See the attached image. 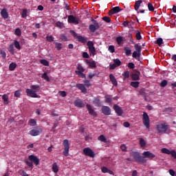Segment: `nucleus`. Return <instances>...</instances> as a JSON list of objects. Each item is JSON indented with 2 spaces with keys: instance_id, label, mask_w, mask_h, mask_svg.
<instances>
[{
  "instance_id": "obj_5",
  "label": "nucleus",
  "mask_w": 176,
  "mask_h": 176,
  "mask_svg": "<svg viewBox=\"0 0 176 176\" xmlns=\"http://www.w3.org/2000/svg\"><path fill=\"white\" fill-rule=\"evenodd\" d=\"M134 8L136 12H138V9H140V8L144 10H146V8H148V3L145 1L138 0L135 2Z\"/></svg>"
},
{
  "instance_id": "obj_53",
  "label": "nucleus",
  "mask_w": 176,
  "mask_h": 176,
  "mask_svg": "<svg viewBox=\"0 0 176 176\" xmlns=\"http://www.w3.org/2000/svg\"><path fill=\"white\" fill-rule=\"evenodd\" d=\"M89 52H91L93 56H96V47H92L91 48H89Z\"/></svg>"
},
{
  "instance_id": "obj_45",
  "label": "nucleus",
  "mask_w": 176,
  "mask_h": 176,
  "mask_svg": "<svg viewBox=\"0 0 176 176\" xmlns=\"http://www.w3.org/2000/svg\"><path fill=\"white\" fill-rule=\"evenodd\" d=\"M113 63L116 64L117 67H120L122 65V61H120L119 59L116 58L113 60Z\"/></svg>"
},
{
  "instance_id": "obj_26",
  "label": "nucleus",
  "mask_w": 176,
  "mask_h": 176,
  "mask_svg": "<svg viewBox=\"0 0 176 176\" xmlns=\"http://www.w3.org/2000/svg\"><path fill=\"white\" fill-rule=\"evenodd\" d=\"M52 171L55 173H57L58 171V165L56 162L52 164Z\"/></svg>"
},
{
  "instance_id": "obj_44",
  "label": "nucleus",
  "mask_w": 176,
  "mask_h": 176,
  "mask_svg": "<svg viewBox=\"0 0 176 176\" xmlns=\"http://www.w3.org/2000/svg\"><path fill=\"white\" fill-rule=\"evenodd\" d=\"M155 43L160 47L162 46V45H163V38H159L157 41H155Z\"/></svg>"
},
{
  "instance_id": "obj_3",
  "label": "nucleus",
  "mask_w": 176,
  "mask_h": 176,
  "mask_svg": "<svg viewBox=\"0 0 176 176\" xmlns=\"http://www.w3.org/2000/svg\"><path fill=\"white\" fill-rule=\"evenodd\" d=\"M30 160V161H29ZM29 160H25V163L31 168H34V164L38 166L39 164V158L34 155H29Z\"/></svg>"
},
{
  "instance_id": "obj_47",
  "label": "nucleus",
  "mask_w": 176,
  "mask_h": 176,
  "mask_svg": "<svg viewBox=\"0 0 176 176\" xmlns=\"http://www.w3.org/2000/svg\"><path fill=\"white\" fill-rule=\"evenodd\" d=\"M160 86L161 87H166L167 86V80H163L161 81Z\"/></svg>"
},
{
  "instance_id": "obj_33",
  "label": "nucleus",
  "mask_w": 176,
  "mask_h": 176,
  "mask_svg": "<svg viewBox=\"0 0 176 176\" xmlns=\"http://www.w3.org/2000/svg\"><path fill=\"white\" fill-rule=\"evenodd\" d=\"M8 51L10 52V53H11V54H14V44H11L9 46Z\"/></svg>"
},
{
  "instance_id": "obj_15",
  "label": "nucleus",
  "mask_w": 176,
  "mask_h": 176,
  "mask_svg": "<svg viewBox=\"0 0 176 176\" xmlns=\"http://www.w3.org/2000/svg\"><path fill=\"white\" fill-rule=\"evenodd\" d=\"M121 10H122L121 8H120L119 6L114 7L111 10H109V15L112 16V14L119 13V12H121Z\"/></svg>"
},
{
  "instance_id": "obj_4",
  "label": "nucleus",
  "mask_w": 176,
  "mask_h": 176,
  "mask_svg": "<svg viewBox=\"0 0 176 176\" xmlns=\"http://www.w3.org/2000/svg\"><path fill=\"white\" fill-rule=\"evenodd\" d=\"M131 155L133 158V160L136 162V163H146V160L144 159V157L141 155L137 151H133L131 153Z\"/></svg>"
},
{
  "instance_id": "obj_43",
  "label": "nucleus",
  "mask_w": 176,
  "mask_h": 176,
  "mask_svg": "<svg viewBox=\"0 0 176 176\" xmlns=\"http://www.w3.org/2000/svg\"><path fill=\"white\" fill-rule=\"evenodd\" d=\"M122 76H124V79H127L128 78H130V72L129 71H125L123 74Z\"/></svg>"
},
{
  "instance_id": "obj_19",
  "label": "nucleus",
  "mask_w": 176,
  "mask_h": 176,
  "mask_svg": "<svg viewBox=\"0 0 176 176\" xmlns=\"http://www.w3.org/2000/svg\"><path fill=\"white\" fill-rule=\"evenodd\" d=\"M140 75H141V72L136 71L134 72L131 76L133 80H140Z\"/></svg>"
},
{
  "instance_id": "obj_57",
  "label": "nucleus",
  "mask_w": 176,
  "mask_h": 176,
  "mask_svg": "<svg viewBox=\"0 0 176 176\" xmlns=\"http://www.w3.org/2000/svg\"><path fill=\"white\" fill-rule=\"evenodd\" d=\"M0 54L3 58V60H5V58H6V52L3 50H1L0 52Z\"/></svg>"
},
{
  "instance_id": "obj_63",
  "label": "nucleus",
  "mask_w": 176,
  "mask_h": 176,
  "mask_svg": "<svg viewBox=\"0 0 176 176\" xmlns=\"http://www.w3.org/2000/svg\"><path fill=\"white\" fill-rule=\"evenodd\" d=\"M59 94L61 97H67V92H65V91H59Z\"/></svg>"
},
{
  "instance_id": "obj_12",
  "label": "nucleus",
  "mask_w": 176,
  "mask_h": 176,
  "mask_svg": "<svg viewBox=\"0 0 176 176\" xmlns=\"http://www.w3.org/2000/svg\"><path fill=\"white\" fill-rule=\"evenodd\" d=\"M86 107L91 116H94V118H96V116H97V113L96 112V111H94V109L91 107V105L87 104Z\"/></svg>"
},
{
  "instance_id": "obj_62",
  "label": "nucleus",
  "mask_w": 176,
  "mask_h": 176,
  "mask_svg": "<svg viewBox=\"0 0 176 176\" xmlns=\"http://www.w3.org/2000/svg\"><path fill=\"white\" fill-rule=\"evenodd\" d=\"M60 39L61 41H63V42H67V41H68V38H67V36L65 35H61Z\"/></svg>"
},
{
  "instance_id": "obj_58",
  "label": "nucleus",
  "mask_w": 176,
  "mask_h": 176,
  "mask_svg": "<svg viewBox=\"0 0 176 176\" xmlns=\"http://www.w3.org/2000/svg\"><path fill=\"white\" fill-rule=\"evenodd\" d=\"M128 68H130L131 69H134V68H135V65H134V63H129Z\"/></svg>"
},
{
  "instance_id": "obj_39",
  "label": "nucleus",
  "mask_w": 176,
  "mask_h": 176,
  "mask_svg": "<svg viewBox=\"0 0 176 176\" xmlns=\"http://www.w3.org/2000/svg\"><path fill=\"white\" fill-rule=\"evenodd\" d=\"M140 145L142 146V148H144L145 145H146V142L144 140V138H140Z\"/></svg>"
},
{
  "instance_id": "obj_42",
  "label": "nucleus",
  "mask_w": 176,
  "mask_h": 176,
  "mask_svg": "<svg viewBox=\"0 0 176 176\" xmlns=\"http://www.w3.org/2000/svg\"><path fill=\"white\" fill-rule=\"evenodd\" d=\"M40 63L43 65H45V67H49V61H47L45 59H41L40 60Z\"/></svg>"
},
{
  "instance_id": "obj_35",
  "label": "nucleus",
  "mask_w": 176,
  "mask_h": 176,
  "mask_svg": "<svg viewBox=\"0 0 176 176\" xmlns=\"http://www.w3.org/2000/svg\"><path fill=\"white\" fill-rule=\"evenodd\" d=\"M136 34L135 37L137 41H140V39L142 38V36H141V32L139 30H135Z\"/></svg>"
},
{
  "instance_id": "obj_34",
  "label": "nucleus",
  "mask_w": 176,
  "mask_h": 176,
  "mask_svg": "<svg viewBox=\"0 0 176 176\" xmlns=\"http://www.w3.org/2000/svg\"><path fill=\"white\" fill-rule=\"evenodd\" d=\"M124 50L125 52L126 56H131V50H130V48L125 47Z\"/></svg>"
},
{
  "instance_id": "obj_52",
  "label": "nucleus",
  "mask_w": 176,
  "mask_h": 176,
  "mask_svg": "<svg viewBox=\"0 0 176 176\" xmlns=\"http://www.w3.org/2000/svg\"><path fill=\"white\" fill-rule=\"evenodd\" d=\"M120 149L122 151V152H127V146H126V144H121Z\"/></svg>"
},
{
  "instance_id": "obj_54",
  "label": "nucleus",
  "mask_w": 176,
  "mask_h": 176,
  "mask_svg": "<svg viewBox=\"0 0 176 176\" xmlns=\"http://www.w3.org/2000/svg\"><path fill=\"white\" fill-rule=\"evenodd\" d=\"M87 45L88 46V49H90L91 47H94V43H93V41H88Z\"/></svg>"
},
{
  "instance_id": "obj_16",
  "label": "nucleus",
  "mask_w": 176,
  "mask_h": 176,
  "mask_svg": "<svg viewBox=\"0 0 176 176\" xmlns=\"http://www.w3.org/2000/svg\"><path fill=\"white\" fill-rule=\"evenodd\" d=\"M143 157H147L148 159H154L155 157V154L151 153V151H144L143 153Z\"/></svg>"
},
{
  "instance_id": "obj_10",
  "label": "nucleus",
  "mask_w": 176,
  "mask_h": 176,
  "mask_svg": "<svg viewBox=\"0 0 176 176\" xmlns=\"http://www.w3.org/2000/svg\"><path fill=\"white\" fill-rule=\"evenodd\" d=\"M83 153L85 155V156H89V157H96V153H94V151H93V150L89 147L83 149Z\"/></svg>"
},
{
  "instance_id": "obj_31",
  "label": "nucleus",
  "mask_w": 176,
  "mask_h": 176,
  "mask_svg": "<svg viewBox=\"0 0 176 176\" xmlns=\"http://www.w3.org/2000/svg\"><path fill=\"white\" fill-rule=\"evenodd\" d=\"M41 78L43 79H45L47 82H50V78H49V76H47V73L45 72L42 74Z\"/></svg>"
},
{
  "instance_id": "obj_13",
  "label": "nucleus",
  "mask_w": 176,
  "mask_h": 176,
  "mask_svg": "<svg viewBox=\"0 0 176 176\" xmlns=\"http://www.w3.org/2000/svg\"><path fill=\"white\" fill-rule=\"evenodd\" d=\"M113 109L118 116H122V115H123V109H122V107H120L119 105L114 104Z\"/></svg>"
},
{
  "instance_id": "obj_49",
  "label": "nucleus",
  "mask_w": 176,
  "mask_h": 176,
  "mask_svg": "<svg viewBox=\"0 0 176 176\" xmlns=\"http://www.w3.org/2000/svg\"><path fill=\"white\" fill-rule=\"evenodd\" d=\"M14 47L16 49H18V50H20L21 49V47L20 46V43L17 41H14Z\"/></svg>"
},
{
  "instance_id": "obj_37",
  "label": "nucleus",
  "mask_w": 176,
  "mask_h": 176,
  "mask_svg": "<svg viewBox=\"0 0 176 176\" xmlns=\"http://www.w3.org/2000/svg\"><path fill=\"white\" fill-rule=\"evenodd\" d=\"M161 152L162 153H165L166 155H170V153H171V151L166 148H162Z\"/></svg>"
},
{
  "instance_id": "obj_61",
  "label": "nucleus",
  "mask_w": 176,
  "mask_h": 176,
  "mask_svg": "<svg viewBox=\"0 0 176 176\" xmlns=\"http://www.w3.org/2000/svg\"><path fill=\"white\" fill-rule=\"evenodd\" d=\"M108 168H107V167H105V166H102V168H101V171H102V173H104V174L105 173H108Z\"/></svg>"
},
{
  "instance_id": "obj_23",
  "label": "nucleus",
  "mask_w": 176,
  "mask_h": 176,
  "mask_svg": "<svg viewBox=\"0 0 176 176\" xmlns=\"http://www.w3.org/2000/svg\"><path fill=\"white\" fill-rule=\"evenodd\" d=\"M77 41L81 42V43H86L87 42V39L83 37V36H77Z\"/></svg>"
},
{
  "instance_id": "obj_60",
  "label": "nucleus",
  "mask_w": 176,
  "mask_h": 176,
  "mask_svg": "<svg viewBox=\"0 0 176 176\" xmlns=\"http://www.w3.org/2000/svg\"><path fill=\"white\" fill-rule=\"evenodd\" d=\"M27 12H28V11H27L26 9H24V10H23L22 14H21L23 19H25V17H27Z\"/></svg>"
},
{
  "instance_id": "obj_51",
  "label": "nucleus",
  "mask_w": 176,
  "mask_h": 176,
  "mask_svg": "<svg viewBox=\"0 0 176 176\" xmlns=\"http://www.w3.org/2000/svg\"><path fill=\"white\" fill-rule=\"evenodd\" d=\"M77 69H78L77 71H80V72H85V69L83 68V66H82V65L80 64L78 65Z\"/></svg>"
},
{
  "instance_id": "obj_18",
  "label": "nucleus",
  "mask_w": 176,
  "mask_h": 176,
  "mask_svg": "<svg viewBox=\"0 0 176 176\" xmlns=\"http://www.w3.org/2000/svg\"><path fill=\"white\" fill-rule=\"evenodd\" d=\"M76 87H77V89H79V90H81L82 93H84V94H86V93H87V89H86L85 85L76 84Z\"/></svg>"
},
{
  "instance_id": "obj_48",
  "label": "nucleus",
  "mask_w": 176,
  "mask_h": 176,
  "mask_svg": "<svg viewBox=\"0 0 176 176\" xmlns=\"http://www.w3.org/2000/svg\"><path fill=\"white\" fill-rule=\"evenodd\" d=\"M14 97L19 98L21 96V90L18 89L14 94Z\"/></svg>"
},
{
  "instance_id": "obj_64",
  "label": "nucleus",
  "mask_w": 176,
  "mask_h": 176,
  "mask_svg": "<svg viewBox=\"0 0 176 176\" xmlns=\"http://www.w3.org/2000/svg\"><path fill=\"white\" fill-rule=\"evenodd\" d=\"M170 155H171V156L173 157H174V159H176V152H175V151H171Z\"/></svg>"
},
{
  "instance_id": "obj_24",
  "label": "nucleus",
  "mask_w": 176,
  "mask_h": 176,
  "mask_svg": "<svg viewBox=\"0 0 176 176\" xmlns=\"http://www.w3.org/2000/svg\"><path fill=\"white\" fill-rule=\"evenodd\" d=\"M76 75H78L80 78H82V79H86V75L83 74V72L80 71H76Z\"/></svg>"
},
{
  "instance_id": "obj_40",
  "label": "nucleus",
  "mask_w": 176,
  "mask_h": 176,
  "mask_svg": "<svg viewBox=\"0 0 176 176\" xmlns=\"http://www.w3.org/2000/svg\"><path fill=\"white\" fill-rule=\"evenodd\" d=\"M2 100H3L4 102L9 104V96L7 94H4L2 96Z\"/></svg>"
},
{
  "instance_id": "obj_17",
  "label": "nucleus",
  "mask_w": 176,
  "mask_h": 176,
  "mask_svg": "<svg viewBox=\"0 0 176 176\" xmlns=\"http://www.w3.org/2000/svg\"><path fill=\"white\" fill-rule=\"evenodd\" d=\"M74 105L78 108H85V104L80 99L76 100L74 101Z\"/></svg>"
},
{
  "instance_id": "obj_8",
  "label": "nucleus",
  "mask_w": 176,
  "mask_h": 176,
  "mask_svg": "<svg viewBox=\"0 0 176 176\" xmlns=\"http://www.w3.org/2000/svg\"><path fill=\"white\" fill-rule=\"evenodd\" d=\"M30 135L32 137H36L39 134H42V129L40 127H35L29 131Z\"/></svg>"
},
{
  "instance_id": "obj_50",
  "label": "nucleus",
  "mask_w": 176,
  "mask_h": 176,
  "mask_svg": "<svg viewBox=\"0 0 176 176\" xmlns=\"http://www.w3.org/2000/svg\"><path fill=\"white\" fill-rule=\"evenodd\" d=\"M103 21H105L106 23H111V20L109 16H104L102 18Z\"/></svg>"
},
{
  "instance_id": "obj_41",
  "label": "nucleus",
  "mask_w": 176,
  "mask_h": 176,
  "mask_svg": "<svg viewBox=\"0 0 176 176\" xmlns=\"http://www.w3.org/2000/svg\"><path fill=\"white\" fill-rule=\"evenodd\" d=\"M104 98H105V102H107V104H111V102H112V97L109 96H106Z\"/></svg>"
},
{
  "instance_id": "obj_22",
  "label": "nucleus",
  "mask_w": 176,
  "mask_h": 176,
  "mask_svg": "<svg viewBox=\"0 0 176 176\" xmlns=\"http://www.w3.org/2000/svg\"><path fill=\"white\" fill-rule=\"evenodd\" d=\"M93 104L95 107H101V100L98 98H95L93 100Z\"/></svg>"
},
{
  "instance_id": "obj_14",
  "label": "nucleus",
  "mask_w": 176,
  "mask_h": 176,
  "mask_svg": "<svg viewBox=\"0 0 176 176\" xmlns=\"http://www.w3.org/2000/svg\"><path fill=\"white\" fill-rule=\"evenodd\" d=\"M102 113H103L106 116H109V115H111V108L107 106H103L102 107Z\"/></svg>"
},
{
  "instance_id": "obj_46",
  "label": "nucleus",
  "mask_w": 176,
  "mask_h": 176,
  "mask_svg": "<svg viewBox=\"0 0 176 176\" xmlns=\"http://www.w3.org/2000/svg\"><path fill=\"white\" fill-rule=\"evenodd\" d=\"M116 42L118 43V45H121L122 42H123V38L122 36H118L116 38Z\"/></svg>"
},
{
  "instance_id": "obj_28",
  "label": "nucleus",
  "mask_w": 176,
  "mask_h": 176,
  "mask_svg": "<svg viewBox=\"0 0 176 176\" xmlns=\"http://www.w3.org/2000/svg\"><path fill=\"white\" fill-rule=\"evenodd\" d=\"M98 140L99 141H101V142H104V143H107V138H105V136L104 135H100L98 138Z\"/></svg>"
},
{
  "instance_id": "obj_6",
  "label": "nucleus",
  "mask_w": 176,
  "mask_h": 176,
  "mask_svg": "<svg viewBox=\"0 0 176 176\" xmlns=\"http://www.w3.org/2000/svg\"><path fill=\"white\" fill-rule=\"evenodd\" d=\"M91 21L94 24L89 25V30L91 32H96V31L100 28V23H98V22L94 19H91Z\"/></svg>"
},
{
  "instance_id": "obj_7",
  "label": "nucleus",
  "mask_w": 176,
  "mask_h": 176,
  "mask_svg": "<svg viewBox=\"0 0 176 176\" xmlns=\"http://www.w3.org/2000/svg\"><path fill=\"white\" fill-rule=\"evenodd\" d=\"M63 145L64 146V150L63 151V154L64 156H69V142L68 140H63Z\"/></svg>"
},
{
  "instance_id": "obj_11",
  "label": "nucleus",
  "mask_w": 176,
  "mask_h": 176,
  "mask_svg": "<svg viewBox=\"0 0 176 176\" xmlns=\"http://www.w3.org/2000/svg\"><path fill=\"white\" fill-rule=\"evenodd\" d=\"M67 21L70 24H79V20L78 19V18H76V16H74V15H69Z\"/></svg>"
},
{
  "instance_id": "obj_32",
  "label": "nucleus",
  "mask_w": 176,
  "mask_h": 176,
  "mask_svg": "<svg viewBox=\"0 0 176 176\" xmlns=\"http://www.w3.org/2000/svg\"><path fill=\"white\" fill-rule=\"evenodd\" d=\"M134 47H135V52H142V47H141V45H139L138 44H135L134 45Z\"/></svg>"
},
{
  "instance_id": "obj_21",
  "label": "nucleus",
  "mask_w": 176,
  "mask_h": 176,
  "mask_svg": "<svg viewBox=\"0 0 176 176\" xmlns=\"http://www.w3.org/2000/svg\"><path fill=\"white\" fill-rule=\"evenodd\" d=\"M1 14L3 19H8L9 14L8 13V10L6 8H3L1 11Z\"/></svg>"
},
{
  "instance_id": "obj_20",
  "label": "nucleus",
  "mask_w": 176,
  "mask_h": 176,
  "mask_svg": "<svg viewBox=\"0 0 176 176\" xmlns=\"http://www.w3.org/2000/svg\"><path fill=\"white\" fill-rule=\"evenodd\" d=\"M109 79L113 86H118V80H116V78H115V76H113V74H109Z\"/></svg>"
},
{
  "instance_id": "obj_56",
  "label": "nucleus",
  "mask_w": 176,
  "mask_h": 176,
  "mask_svg": "<svg viewBox=\"0 0 176 176\" xmlns=\"http://www.w3.org/2000/svg\"><path fill=\"white\" fill-rule=\"evenodd\" d=\"M46 39L48 41V42H53L54 41L53 36H47Z\"/></svg>"
},
{
  "instance_id": "obj_30",
  "label": "nucleus",
  "mask_w": 176,
  "mask_h": 176,
  "mask_svg": "<svg viewBox=\"0 0 176 176\" xmlns=\"http://www.w3.org/2000/svg\"><path fill=\"white\" fill-rule=\"evenodd\" d=\"M131 86H132V87H134L135 89H137L140 86V82L133 81L131 82Z\"/></svg>"
},
{
  "instance_id": "obj_36",
  "label": "nucleus",
  "mask_w": 176,
  "mask_h": 176,
  "mask_svg": "<svg viewBox=\"0 0 176 176\" xmlns=\"http://www.w3.org/2000/svg\"><path fill=\"white\" fill-rule=\"evenodd\" d=\"M147 8L149 12H153L155 10V7H153V4L151 3H147Z\"/></svg>"
},
{
  "instance_id": "obj_59",
  "label": "nucleus",
  "mask_w": 176,
  "mask_h": 176,
  "mask_svg": "<svg viewBox=\"0 0 176 176\" xmlns=\"http://www.w3.org/2000/svg\"><path fill=\"white\" fill-rule=\"evenodd\" d=\"M15 35H17L18 36H20V35H21V30H20V28H16L15 30Z\"/></svg>"
},
{
  "instance_id": "obj_2",
  "label": "nucleus",
  "mask_w": 176,
  "mask_h": 176,
  "mask_svg": "<svg viewBox=\"0 0 176 176\" xmlns=\"http://www.w3.org/2000/svg\"><path fill=\"white\" fill-rule=\"evenodd\" d=\"M157 132L160 134H168L170 133V125L166 123H161L156 126Z\"/></svg>"
},
{
  "instance_id": "obj_1",
  "label": "nucleus",
  "mask_w": 176,
  "mask_h": 176,
  "mask_svg": "<svg viewBox=\"0 0 176 176\" xmlns=\"http://www.w3.org/2000/svg\"><path fill=\"white\" fill-rule=\"evenodd\" d=\"M39 90H41V86H39V85H32L30 89H26L25 93L27 96L32 98H41V96L36 94Z\"/></svg>"
},
{
  "instance_id": "obj_55",
  "label": "nucleus",
  "mask_w": 176,
  "mask_h": 176,
  "mask_svg": "<svg viewBox=\"0 0 176 176\" xmlns=\"http://www.w3.org/2000/svg\"><path fill=\"white\" fill-rule=\"evenodd\" d=\"M109 51L110 52V53H115V46L109 45Z\"/></svg>"
},
{
  "instance_id": "obj_38",
  "label": "nucleus",
  "mask_w": 176,
  "mask_h": 176,
  "mask_svg": "<svg viewBox=\"0 0 176 176\" xmlns=\"http://www.w3.org/2000/svg\"><path fill=\"white\" fill-rule=\"evenodd\" d=\"M55 45V47L57 50H61V49H63V44L60 43H54Z\"/></svg>"
},
{
  "instance_id": "obj_27",
  "label": "nucleus",
  "mask_w": 176,
  "mask_h": 176,
  "mask_svg": "<svg viewBox=\"0 0 176 176\" xmlns=\"http://www.w3.org/2000/svg\"><path fill=\"white\" fill-rule=\"evenodd\" d=\"M87 64L89 65L91 68H96L97 67V65L96 64V61L94 60L87 61Z\"/></svg>"
},
{
  "instance_id": "obj_29",
  "label": "nucleus",
  "mask_w": 176,
  "mask_h": 176,
  "mask_svg": "<svg viewBox=\"0 0 176 176\" xmlns=\"http://www.w3.org/2000/svg\"><path fill=\"white\" fill-rule=\"evenodd\" d=\"M28 124L29 126L34 127V126H36V121L35 119H30L28 122Z\"/></svg>"
},
{
  "instance_id": "obj_25",
  "label": "nucleus",
  "mask_w": 176,
  "mask_h": 176,
  "mask_svg": "<svg viewBox=\"0 0 176 176\" xmlns=\"http://www.w3.org/2000/svg\"><path fill=\"white\" fill-rule=\"evenodd\" d=\"M16 67H17V64L14 63H11L9 65L10 71H14V69H16Z\"/></svg>"
},
{
  "instance_id": "obj_9",
  "label": "nucleus",
  "mask_w": 176,
  "mask_h": 176,
  "mask_svg": "<svg viewBox=\"0 0 176 176\" xmlns=\"http://www.w3.org/2000/svg\"><path fill=\"white\" fill-rule=\"evenodd\" d=\"M143 124H144L146 129H149V116L146 112L143 113V119H142Z\"/></svg>"
}]
</instances>
